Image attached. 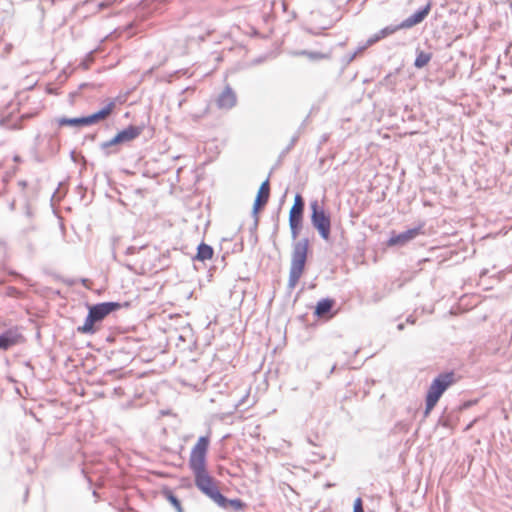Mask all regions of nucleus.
Segmentation results:
<instances>
[{"label": "nucleus", "instance_id": "1", "mask_svg": "<svg viewBox=\"0 0 512 512\" xmlns=\"http://www.w3.org/2000/svg\"><path fill=\"white\" fill-rule=\"evenodd\" d=\"M210 445V435H202L192 447L188 461L189 469L194 475V483L197 489L203 493L216 483L207 469V454Z\"/></svg>", "mask_w": 512, "mask_h": 512}, {"label": "nucleus", "instance_id": "2", "mask_svg": "<svg viewBox=\"0 0 512 512\" xmlns=\"http://www.w3.org/2000/svg\"><path fill=\"white\" fill-rule=\"evenodd\" d=\"M88 313L84 323L77 327L76 331L83 335H94L97 333L104 319L113 312L120 310L123 306L128 307L129 302L120 303L117 301H106L95 304L86 303Z\"/></svg>", "mask_w": 512, "mask_h": 512}, {"label": "nucleus", "instance_id": "3", "mask_svg": "<svg viewBox=\"0 0 512 512\" xmlns=\"http://www.w3.org/2000/svg\"><path fill=\"white\" fill-rule=\"evenodd\" d=\"M310 222L319 237L326 243H331L332 216L326 209L324 199H313L309 203Z\"/></svg>", "mask_w": 512, "mask_h": 512}, {"label": "nucleus", "instance_id": "4", "mask_svg": "<svg viewBox=\"0 0 512 512\" xmlns=\"http://www.w3.org/2000/svg\"><path fill=\"white\" fill-rule=\"evenodd\" d=\"M457 382L456 373L453 370L439 373L427 389V397L439 401L446 390Z\"/></svg>", "mask_w": 512, "mask_h": 512}, {"label": "nucleus", "instance_id": "5", "mask_svg": "<svg viewBox=\"0 0 512 512\" xmlns=\"http://www.w3.org/2000/svg\"><path fill=\"white\" fill-rule=\"evenodd\" d=\"M202 494L207 496L222 509H232L235 512L243 511L247 504L240 498L229 499L220 491L217 482L205 490Z\"/></svg>", "mask_w": 512, "mask_h": 512}, {"label": "nucleus", "instance_id": "6", "mask_svg": "<svg viewBox=\"0 0 512 512\" xmlns=\"http://www.w3.org/2000/svg\"><path fill=\"white\" fill-rule=\"evenodd\" d=\"M310 251V240L307 237L294 241L292 244L290 269L303 272Z\"/></svg>", "mask_w": 512, "mask_h": 512}, {"label": "nucleus", "instance_id": "7", "mask_svg": "<svg viewBox=\"0 0 512 512\" xmlns=\"http://www.w3.org/2000/svg\"><path fill=\"white\" fill-rule=\"evenodd\" d=\"M424 226L425 223H420L417 226L409 228L403 232H396L393 230L390 232V236L386 241V245L388 247H403L419 235H424Z\"/></svg>", "mask_w": 512, "mask_h": 512}, {"label": "nucleus", "instance_id": "8", "mask_svg": "<svg viewBox=\"0 0 512 512\" xmlns=\"http://www.w3.org/2000/svg\"><path fill=\"white\" fill-rule=\"evenodd\" d=\"M25 337L21 333L20 327L12 326L0 333V351H8L9 349L23 344Z\"/></svg>", "mask_w": 512, "mask_h": 512}, {"label": "nucleus", "instance_id": "9", "mask_svg": "<svg viewBox=\"0 0 512 512\" xmlns=\"http://www.w3.org/2000/svg\"><path fill=\"white\" fill-rule=\"evenodd\" d=\"M432 9V2L428 1L426 5L417 9L413 14H411L408 18L404 19L401 23L398 24L399 28L409 29L412 28L421 22H423L426 17L429 15Z\"/></svg>", "mask_w": 512, "mask_h": 512}, {"label": "nucleus", "instance_id": "10", "mask_svg": "<svg viewBox=\"0 0 512 512\" xmlns=\"http://www.w3.org/2000/svg\"><path fill=\"white\" fill-rule=\"evenodd\" d=\"M335 304L336 301L333 298H321L314 307L313 315L318 319L329 320L335 315V313L332 312Z\"/></svg>", "mask_w": 512, "mask_h": 512}, {"label": "nucleus", "instance_id": "11", "mask_svg": "<svg viewBox=\"0 0 512 512\" xmlns=\"http://www.w3.org/2000/svg\"><path fill=\"white\" fill-rule=\"evenodd\" d=\"M304 211L296 208H290L289 211V227L291 232V238L296 240L303 229L304 222Z\"/></svg>", "mask_w": 512, "mask_h": 512}, {"label": "nucleus", "instance_id": "12", "mask_svg": "<svg viewBox=\"0 0 512 512\" xmlns=\"http://www.w3.org/2000/svg\"><path fill=\"white\" fill-rule=\"evenodd\" d=\"M219 109L230 110L237 104V95L232 87L227 84L216 99Z\"/></svg>", "mask_w": 512, "mask_h": 512}, {"label": "nucleus", "instance_id": "13", "mask_svg": "<svg viewBox=\"0 0 512 512\" xmlns=\"http://www.w3.org/2000/svg\"><path fill=\"white\" fill-rule=\"evenodd\" d=\"M145 126L142 125H133L130 124L127 127L118 130L116 135L121 140L123 146L130 144L134 140H136L144 131Z\"/></svg>", "mask_w": 512, "mask_h": 512}, {"label": "nucleus", "instance_id": "14", "mask_svg": "<svg viewBox=\"0 0 512 512\" xmlns=\"http://www.w3.org/2000/svg\"><path fill=\"white\" fill-rule=\"evenodd\" d=\"M122 147L123 144L116 134L109 140L103 141L99 144L101 154L105 158L118 155L122 151Z\"/></svg>", "mask_w": 512, "mask_h": 512}, {"label": "nucleus", "instance_id": "15", "mask_svg": "<svg viewBox=\"0 0 512 512\" xmlns=\"http://www.w3.org/2000/svg\"><path fill=\"white\" fill-rule=\"evenodd\" d=\"M116 99H110L109 102L96 112L87 115L89 125H94L100 122L101 120L107 118L115 109Z\"/></svg>", "mask_w": 512, "mask_h": 512}, {"label": "nucleus", "instance_id": "16", "mask_svg": "<svg viewBox=\"0 0 512 512\" xmlns=\"http://www.w3.org/2000/svg\"><path fill=\"white\" fill-rule=\"evenodd\" d=\"M214 256V248L205 243V242H200L196 248V254L192 257V260L195 262V261H199V262H204L206 260H210L212 259Z\"/></svg>", "mask_w": 512, "mask_h": 512}, {"label": "nucleus", "instance_id": "17", "mask_svg": "<svg viewBox=\"0 0 512 512\" xmlns=\"http://www.w3.org/2000/svg\"><path fill=\"white\" fill-rule=\"evenodd\" d=\"M57 123L61 127L68 126V127L81 128V127L90 126L89 122H88L87 115H83V116H79V117H72V118L60 117L57 119Z\"/></svg>", "mask_w": 512, "mask_h": 512}, {"label": "nucleus", "instance_id": "18", "mask_svg": "<svg viewBox=\"0 0 512 512\" xmlns=\"http://www.w3.org/2000/svg\"><path fill=\"white\" fill-rule=\"evenodd\" d=\"M402 28H399L398 27V24L397 25H389V26H386L384 28H382L381 30H379L377 33H375L374 35H372L366 42V46H371L375 43H377L378 41H380L381 39L395 33L396 31L398 30H401Z\"/></svg>", "mask_w": 512, "mask_h": 512}, {"label": "nucleus", "instance_id": "19", "mask_svg": "<svg viewBox=\"0 0 512 512\" xmlns=\"http://www.w3.org/2000/svg\"><path fill=\"white\" fill-rule=\"evenodd\" d=\"M161 493L177 512H184L180 499L175 495L171 488L164 487Z\"/></svg>", "mask_w": 512, "mask_h": 512}, {"label": "nucleus", "instance_id": "20", "mask_svg": "<svg viewBox=\"0 0 512 512\" xmlns=\"http://www.w3.org/2000/svg\"><path fill=\"white\" fill-rule=\"evenodd\" d=\"M431 59H432V53L417 49L416 50V58L414 60L413 65L415 68L421 69V68L425 67L430 62Z\"/></svg>", "mask_w": 512, "mask_h": 512}, {"label": "nucleus", "instance_id": "21", "mask_svg": "<svg viewBox=\"0 0 512 512\" xmlns=\"http://www.w3.org/2000/svg\"><path fill=\"white\" fill-rule=\"evenodd\" d=\"M270 197V181L269 177H267L260 185L258 192L256 194L255 200H266L269 201Z\"/></svg>", "mask_w": 512, "mask_h": 512}, {"label": "nucleus", "instance_id": "22", "mask_svg": "<svg viewBox=\"0 0 512 512\" xmlns=\"http://www.w3.org/2000/svg\"><path fill=\"white\" fill-rule=\"evenodd\" d=\"M37 113H38L37 111L23 113L20 116L18 123H15V124H12V125L8 124V122H9L8 119H2L1 120V124L2 125H7V127L10 128V129H21L22 128L21 122L24 121V120H28V119H31V118L35 117L37 115Z\"/></svg>", "mask_w": 512, "mask_h": 512}, {"label": "nucleus", "instance_id": "23", "mask_svg": "<svg viewBox=\"0 0 512 512\" xmlns=\"http://www.w3.org/2000/svg\"><path fill=\"white\" fill-rule=\"evenodd\" d=\"M296 55L306 56L312 61H318L325 58H328V54L317 52V51H309V50H301L296 53Z\"/></svg>", "mask_w": 512, "mask_h": 512}, {"label": "nucleus", "instance_id": "24", "mask_svg": "<svg viewBox=\"0 0 512 512\" xmlns=\"http://www.w3.org/2000/svg\"><path fill=\"white\" fill-rule=\"evenodd\" d=\"M302 275H303V272L290 269V271H289V278H288V284H287V288L290 291L293 290L296 287V285L298 284V282H299L300 278L302 277Z\"/></svg>", "mask_w": 512, "mask_h": 512}, {"label": "nucleus", "instance_id": "25", "mask_svg": "<svg viewBox=\"0 0 512 512\" xmlns=\"http://www.w3.org/2000/svg\"><path fill=\"white\" fill-rule=\"evenodd\" d=\"M97 51V49L95 50H91L89 51L85 57L82 59V61L80 62L79 66L83 69V70H88L91 66V64L94 62L95 60V52Z\"/></svg>", "mask_w": 512, "mask_h": 512}, {"label": "nucleus", "instance_id": "26", "mask_svg": "<svg viewBox=\"0 0 512 512\" xmlns=\"http://www.w3.org/2000/svg\"><path fill=\"white\" fill-rule=\"evenodd\" d=\"M299 138L298 135H293L290 139L289 144L281 151L279 157H278V163L282 161V159L293 149V147L298 142Z\"/></svg>", "mask_w": 512, "mask_h": 512}, {"label": "nucleus", "instance_id": "27", "mask_svg": "<svg viewBox=\"0 0 512 512\" xmlns=\"http://www.w3.org/2000/svg\"><path fill=\"white\" fill-rule=\"evenodd\" d=\"M437 403L438 401L425 396V409L423 411V419L421 422L430 415L431 411L434 409Z\"/></svg>", "mask_w": 512, "mask_h": 512}, {"label": "nucleus", "instance_id": "28", "mask_svg": "<svg viewBox=\"0 0 512 512\" xmlns=\"http://www.w3.org/2000/svg\"><path fill=\"white\" fill-rule=\"evenodd\" d=\"M258 225H259V218H256V221H253L252 225L249 228L250 242L254 245L258 242V236H257Z\"/></svg>", "mask_w": 512, "mask_h": 512}, {"label": "nucleus", "instance_id": "29", "mask_svg": "<svg viewBox=\"0 0 512 512\" xmlns=\"http://www.w3.org/2000/svg\"><path fill=\"white\" fill-rule=\"evenodd\" d=\"M437 426L452 428L453 424L451 415H441L437 421Z\"/></svg>", "mask_w": 512, "mask_h": 512}, {"label": "nucleus", "instance_id": "30", "mask_svg": "<svg viewBox=\"0 0 512 512\" xmlns=\"http://www.w3.org/2000/svg\"><path fill=\"white\" fill-rule=\"evenodd\" d=\"M5 294L8 297L16 298V299H19V298L23 297V292L20 291L19 289H17L16 287H14V286H8L6 288Z\"/></svg>", "mask_w": 512, "mask_h": 512}, {"label": "nucleus", "instance_id": "31", "mask_svg": "<svg viewBox=\"0 0 512 512\" xmlns=\"http://www.w3.org/2000/svg\"><path fill=\"white\" fill-rule=\"evenodd\" d=\"M291 208H296L299 210H305V200L300 193H296L294 196V203Z\"/></svg>", "mask_w": 512, "mask_h": 512}, {"label": "nucleus", "instance_id": "32", "mask_svg": "<svg viewBox=\"0 0 512 512\" xmlns=\"http://www.w3.org/2000/svg\"><path fill=\"white\" fill-rule=\"evenodd\" d=\"M309 120H310V114H308L305 117V119L302 121V123L300 124V126L298 127V129H297V131L295 132L294 135H298V138H300V135L304 132L305 127L309 123Z\"/></svg>", "mask_w": 512, "mask_h": 512}, {"label": "nucleus", "instance_id": "33", "mask_svg": "<svg viewBox=\"0 0 512 512\" xmlns=\"http://www.w3.org/2000/svg\"><path fill=\"white\" fill-rule=\"evenodd\" d=\"M364 511L363 500L361 497H357L353 503V512Z\"/></svg>", "mask_w": 512, "mask_h": 512}, {"label": "nucleus", "instance_id": "34", "mask_svg": "<svg viewBox=\"0 0 512 512\" xmlns=\"http://www.w3.org/2000/svg\"><path fill=\"white\" fill-rule=\"evenodd\" d=\"M477 402H478L477 399H471V400L464 401L463 403H461L459 405L458 409L460 411L466 410V409L472 407L473 405H475Z\"/></svg>", "mask_w": 512, "mask_h": 512}, {"label": "nucleus", "instance_id": "35", "mask_svg": "<svg viewBox=\"0 0 512 512\" xmlns=\"http://www.w3.org/2000/svg\"><path fill=\"white\" fill-rule=\"evenodd\" d=\"M268 202H266V200H255L254 199V203H253V206H252V209L254 211H261L265 208V206L267 205Z\"/></svg>", "mask_w": 512, "mask_h": 512}, {"label": "nucleus", "instance_id": "36", "mask_svg": "<svg viewBox=\"0 0 512 512\" xmlns=\"http://www.w3.org/2000/svg\"><path fill=\"white\" fill-rule=\"evenodd\" d=\"M24 198H25V203H24L25 216L28 218H31V217H33V211H32L31 205L29 203L28 198L26 196H24Z\"/></svg>", "mask_w": 512, "mask_h": 512}, {"label": "nucleus", "instance_id": "37", "mask_svg": "<svg viewBox=\"0 0 512 512\" xmlns=\"http://www.w3.org/2000/svg\"><path fill=\"white\" fill-rule=\"evenodd\" d=\"M142 248H143V247L138 248V247H136V246H129V247L126 249L125 254H126V255H133V254H135V253L139 252Z\"/></svg>", "mask_w": 512, "mask_h": 512}, {"label": "nucleus", "instance_id": "38", "mask_svg": "<svg viewBox=\"0 0 512 512\" xmlns=\"http://www.w3.org/2000/svg\"><path fill=\"white\" fill-rule=\"evenodd\" d=\"M113 394L117 397H122L125 394V392L122 387L118 386L113 389Z\"/></svg>", "mask_w": 512, "mask_h": 512}, {"label": "nucleus", "instance_id": "39", "mask_svg": "<svg viewBox=\"0 0 512 512\" xmlns=\"http://www.w3.org/2000/svg\"><path fill=\"white\" fill-rule=\"evenodd\" d=\"M8 273L11 276L17 277V278H19V279H21L23 281H27L26 277H24L22 274L16 272L15 270H9Z\"/></svg>", "mask_w": 512, "mask_h": 512}, {"label": "nucleus", "instance_id": "40", "mask_svg": "<svg viewBox=\"0 0 512 512\" xmlns=\"http://www.w3.org/2000/svg\"><path fill=\"white\" fill-rule=\"evenodd\" d=\"M80 282H81V284H82L85 288L90 289V285H91V281H90V279H88V278H81V279H80Z\"/></svg>", "mask_w": 512, "mask_h": 512}, {"label": "nucleus", "instance_id": "41", "mask_svg": "<svg viewBox=\"0 0 512 512\" xmlns=\"http://www.w3.org/2000/svg\"><path fill=\"white\" fill-rule=\"evenodd\" d=\"M6 252V243L0 239V255H4Z\"/></svg>", "mask_w": 512, "mask_h": 512}, {"label": "nucleus", "instance_id": "42", "mask_svg": "<svg viewBox=\"0 0 512 512\" xmlns=\"http://www.w3.org/2000/svg\"><path fill=\"white\" fill-rule=\"evenodd\" d=\"M97 138V134L96 133H93V134H88L85 136V139L88 140V141H95Z\"/></svg>", "mask_w": 512, "mask_h": 512}, {"label": "nucleus", "instance_id": "43", "mask_svg": "<svg viewBox=\"0 0 512 512\" xmlns=\"http://www.w3.org/2000/svg\"><path fill=\"white\" fill-rule=\"evenodd\" d=\"M77 190L81 193V198H83L86 192V188L82 184H79L77 186Z\"/></svg>", "mask_w": 512, "mask_h": 512}, {"label": "nucleus", "instance_id": "44", "mask_svg": "<svg viewBox=\"0 0 512 512\" xmlns=\"http://www.w3.org/2000/svg\"><path fill=\"white\" fill-rule=\"evenodd\" d=\"M15 206H16V201L14 199L8 203V208L11 212H13L15 210Z\"/></svg>", "mask_w": 512, "mask_h": 512}, {"label": "nucleus", "instance_id": "45", "mask_svg": "<svg viewBox=\"0 0 512 512\" xmlns=\"http://www.w3.org/2000/svg\"><path fill=\"white\" fill-rule=\"evenodd\" d=\"M357 54H358V51H354L352 54H350L347 57V63H350L351 61H353Z\"/></svg>", "mask_w": 512, "mask_h": 512}, {"label": "nucleus", "instance_id": "46", "mask_svg": "<svg viewBox=\"0 0 512 512\" xmlns=\"http://www.w3.org/2000/svg\"><path fill=\"white\" fill-rule=\"evenodd\" d=\"M502 92L503 94L510 95L512 94V87H503Z\"/></svg>", "mask_w": 512, "mask_h": 512}, {"label": "nucleus", "instance_id": "47", "mask_svg": "<svg viewBox=\"0 0 512 512\" xmlns=\"http://www.w3.org/2000/svg\"><path fill=\"white\" fill-rule=\"evenodd\" d=\"M416 321V318L413 316V315H409L407 318H406V322L407 323H410V324H414Z\"/></svg>", "mask_w": 512, "mask_h": 512}, {"label": "nucleus", "instance_id": "48", "mask_svg": "<svg viewBox=\"0 0 512 512\" xmlns=\"http://www.w3.org/2000/svg\"><path fill=\"white\" fill-rule=\"evenodd\" d=\"M476 421H477V418H475L473 421H471V422H470V423L465 427V431L470 430V429L473 427V425L476 423Z\"/></svg>", "mask_w": 512, "mask_h": 512}, {"label": "nucleus", "instance_id": "49", "mask_svg": "<svg viewBox=\"0 0 512 512\" xmlns=\"http://www.w3.org/2000/svg\"><path fill=\"white\" fill-rule=\"evenodd\" d=\"M259 213H260V211H254V210L252 209V211H251V215H252V217H253L254 221H256V218H259Z\"/></svg>", "mask_w": 512, "mask_h": 512}, {"label": "nucleus", "instance_id": "50", "mask_svg": "<svg viewBox=\"0 0 512 512\" xmlns=\"http://www.w3.org/2000/svg\"><path fill=\"white\" fill-rule=\"evenodd\" d=\"M18 185L22 187V189H25L27 186V182L25 180H20L18 182Z\"/></svg>", "mask_w": 512, "mask_h": 512}, {"label": "nucleus", "instance_id": "51", "mask_svg": "<svg viewBox=\"0 0 512 512\" xmlns=\"http://www.w3.org/2000/svg\"><path fill=\"white\" fill-rule=\"evenodd\" d=\"M404 327H405L404 323H399V324L397 325V329H398L399 331H402V330L404 329Z\"/></svg>", "mask_w": 512, "mask_h": 512}, {"label": "nucleus", "instance_id": "52", "mask_svg": "<svg viewBox=\"0 0 512 512\" xmlns=\"http://www.w3.org/2000/svg\"><path fill=\"white\" fill-rule=\"evenodd\" d=\"M14 162H21V157L19 155H15L13 157Z\"/></svg>", "mask_w": 512, "mask_h": 512}, {"label": "nucleus", "instance_id": "53", "mask_svg": "<svg viewBox=\"0 0 512 512\" xmlns=\"http://www.w3.org/2000/svg\"><path fill=\"white\" fill-rule=\"evenodd\" d=\"M368 46H366V44L364 46H361L359 47L356 51H358V53L362 52L363 50H365Z\"/></svg>", "mask_w": 512, "mask_h": 512}, {"label": "nucleus", "instance_id": "54", "mask_svg": "<svg viewBox=\"0 0 512 512\" xmlns=\"http://www.w3.org/2000/svg\"><path fill=\"white\" fill-rule=\"evenodd\" d=\"M506 272L508 273H512V264L509 265L506 269H505Z\"/></svg>", "mask_w": 512, "mask_h": 512}, {"label": "nucleus", "instance_id": "55", "mask_svg": "<svg viewBox=\"0 0 512 512\" xmlns=\"http://www.w3.org/2000/svg\"><path fill=\"white\" fill-rule=\"evenodd\" d=\"M225 258H226V256H225V255H223V256H222V258H221V262L223 263V267H225V266H226Z\"/></svg>", "mask_w": 512, "mask_h": 512}, {"label": "nucleus", "instance_id": "56", "mask_svg": "<svg viewBox=\"0 0 512 512\" xmlns=\"http://www.w3.org/2000/svg\"><path fill=\"white\" fill-rule=\"evenodd\" d=\"M336 369V365H333L329 371V374H332Z\"/></svg>", "mask_w": 512, "mask_h": 512}, {"label": "nucleus", "instance_id": "57", "mask_svg": "<svg viewBox=\"0 0 512 512\" xmlns=\"http://www.w3.org/2000/svg\"><path fill=\"white\" fill-rule=\"evenodd\" d=\"M278 227H279V226H278V222H276V223H275V226H274V233H277V231H278Z\"/></svg>", "mask_w": 512, "mask_h": 512}, {"label": "nucleus", "instance_id": "58", "mask_svg": "<svg viewBox=\"0 0 512 512\" xmlns=\"http://www.w3.org/2000/svg\"><path fill=\"white\" fill-rule=\"evenodd\" d=\"M498 77H499V79H501L503 81H506V76L505 75H499Z\"/></svg>", "mask_w": 512, "mask_h": 512}, {"label": "nucleus", "instance_id": "59", "mask_svg": "<svg viewBox=\"0 0 512 512\" xmlns=\"http://www.w3.org/2000/svg\"><path fill=\"white\" fill-rule=\"evenodd\" d=\"M215 268H216L215 266H214V267L209 268V274H210V276H212V271H213V270H215Z\"/></svg>", "mask_w": 512, "mask_h": 512}, {"label": "nucleus", "instance_id": "60", "mask_svg": "<svg viewBox=\"0 0 512 512\" xmlns=\"http://www.w3.org/2000/svg\"><path fill=\"white\" fill-rule=\"evenodd\" d=\"M125 266H126L129 270H131V271L133 270L132 265H130V264H125Z\"/></svg>", "mask_w": 512, "mask_h": 512}, {"label": "nucleus", "instance_id": "61", "mask_svg": "<svg viewBox=\"0 0 512 512\" xmlns=\"http://www.w3.org/2000/svg\"><path fill=\"white\" fill-rule=\"evenodd\" d=\"M74 154H75V152H74V151H72V152L70 153L71 159H72L73 161H75Z\"/></svg>", "mask_w": 512, "mask_h": 512}, {"label": "nucleus", "instance_id": "62", "mask_svg": "<svg viewBox=\"0 0 512 512\" xmlns=\"http://www.w3.org/2000/svg\"><path fill=\"white\" fill-rule=\"evenodd\" d=\"M87 86V83H83L79 86L80 89L85 88Z\"/></svg>", "mask_w": 512, "mask_h": 512}, {"label": "nucleus", "instance_id": "63", "mask_svg": "<svg viewBox=\"0 0 512 512\" xmlns=\"http://www.w3.org/2000/svg\"><path fill=\"white\" fill-rule=\"evenodd\" d=\"M285 197H286V194H284V195L282 196V198H280V203H283V202H284Z\"/></svg>", "mask_w": 512, "mask_h": 512}, {"label": "nucleus", "instance_id": "64", "mask_svg": "<svg viewBox=\"0 0 512 512\" xmlns=\"http://www.w3.org/2000/svg\"><path fill=\"white\" fill-rule=\"evenodd\" d=\"M261 62H262L261 58L255 60V63H261Z\"/></svg>", "mask_w": 512, "mask_h": 512}]
</instances>
